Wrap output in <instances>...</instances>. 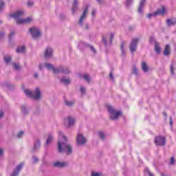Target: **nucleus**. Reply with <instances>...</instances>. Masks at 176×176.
Segmentation results:
<instances>
[{"label":"nucleus","instance_id":"obj_1","mask_svg":"<svg viewBox=\"0 0 176 176\" xmlns=\"http://www.w3.org/2000/svg\"><path fill=\"white\" fill-rule=\"evenodd\" d=\"M58 140V149L60 153H66L67 155L72 153V148L67 144V138L64 136L63 132L59 131Z\"/></svg>","mask_w":176,"mask_h":176},{"label":"nucleus","instance_id":"obj_2","mask_svg":"<svg viewBox=\"0 0 176 176\" xmlns=\"http://www.w3.org/2000/svg\"><path fill=\"white\" fill-rule=\"evenodd\" d=\"M23 14H24V11L19 10L12 14L11 17L16 20V24H30V23H32V21H34L32 16L21 18Z\"/></svg>","mask_w":176,"mask_h":176},{"label":"nucleus","instance_id":"obj_3","mask_svg":"<svg viewBox=\"0 0 176 176\" xmlns=\"http://www.w3.org/2000/svg\"><path fill=\"white\" fill-rule=\"evenodd\" d=\"M45 67H46L47 69H52L54 74L61 73V74H69L70 72L69 69L67 67H60L58 68H54V66H53V65L50 63H45V65L43 64L39 65L40 69L45 68Z\"/></svg>","mask_w":176,"mask_h":176},{"label":"nucleus","instance_id":"obj_4","mask_svg":"<svg viewBox=\"0 0 176 176\" xmlns=\"http://www.w3.org/2000/svg\"><path fill=\"white\" fill-rule=\"evenodd\" d=\"M88 11L89 8L86 7L82 15L80 16L78 21L79 25H80V27H82V28H84L85 30H89V28H90L89 24L86 23V17L87 16Z\"/></svg>","mask_w":176,"mask_h":176},{"label":"nucleus","instance_id":"obj_5","mask_svg":"<svg viewBox=\"0 0 176 176\" xmlns=\"http://www.w3.org/2000/svg\"><path fill=\"white\" fill-rule=\"evenodd\" d=\"M23 91L27 97H32L34 100H39L41 98V89L38 87L34 91L30 89H24Z\"/></svg>","mask_w":176,"mask_h":176},{"label":"nucleus","instance_id":"obj_6","mask_svg":"<svg viewBox=\"0 0 176 176\" xmlns=\"http://www.w3.org/2000/svg\"><path fill=\"white\" fill-rule=\"evenodd\" d=\"M107 109L110 113L111 120H118V118L122 116V111L116 110L112 106H107Z\"/></svg>","mask_w":176,"mask_h":176},{"label":"nucleus","instance_id":"obj_7","mask_svg":"<svg viewBox=\"0 0 176 176\" xmlns=\"http://www.w3.org/2000/svg\"><path fill=\"white\" fill-rule=\"evenodd\" d=\"M113 36V33H109L106 36L102 37V42L105 45V46H108V45H111Z\"/></svg>","mask_w":176,"mask_h":176},{"label":"nucleus","instance_id":"obj_8","mask_svg":"<svg viewBox=\"0 0 176 176\" xmlns=\"http://www.w3.org/2000/svg\"><path fill=\"white\" fill-rule=\"evenodd\" d=\"M165 14H166V8L164 7H162L161 8L157 9L155 12L148 14L147 15V17L148 19H151L152 16H153V17H156V16H159V15L163 16Z\"/></svg>","mask_w":176,"mask_h":176},{"label":"nucleus","instance_id":"obj_9","mask_svg":"<svg viewBox=\"0 0 176 176\" xmlns=\"http://www.w3.org/2000/svg\"><path fill=\"white\" fill-rule=\"evenodd\" d=\"M139 41V38H134L132 39L131 44L129 45V49L131 53H134V52L137 50V45H138Z\"/></svg>","mask_w":176,"mask_h":176},{"label":"nucleus","instance_id":"obj_10","mask_svg":"<svg viewBox=\"0 0 176 176\" xmlns=\"http://www.w3.org/2000/svg\"><path fill=\"white\" fill-rule=\"evenodd\" d=\"M30 32L32 34V38H34V39H36L41 36V30L38 28H30Z\"/></svg>","mask_w":176,"mask_h":176},{"label":"nucleus","instance_id":"obj_11","mask_svg":"<svg viewBox=\"0 0 176 176\" xmlns=\"http://www.w3.org/2000/svg\"><path fill=\"white\" fill-rule=\"evenodd\" d=\"M77 144L78 145H85L87 140L86 138L82 135V133H78L76 137Z\"/></svg>","mask_w":176,"mask_h":176},{"label":"nucleus","instance_id":"obj_12","mask_svg":"<svg viewBox=\"0 0 176 176\" xmlns=\"http://www.w3.org/2000/svg\"><path fill=\"white\" fill-rule=\"evenodd\" d=\"M74 124H75V118L69 116L65 118V125L66 127H72Z\"/></svg>","mask_w":176,"mask_h":176},{"label":"nucleus","instance_id":"obj_13","mask_svg":"<svg viewBox=\"0 0 176 176\" xmlns=\"http://www.w3.org/2000/svg\"><path fill=\"white\" fill-rule=\"evenodd\" d=\"M155 142L156 145H164L166 138L164 137L157 136L155 138Z\"/></svg>","mask_w":176,"mask_h":176},{"label":"nucleus","instance_id":"obj_14","mask_svg":"<svg viewBox=\"0 0 176 176\" xmlns=\"http://www.w3.org/2000/svg\"><path fill=\"white\" fill-rule=\"evenodd\" d=\"M23 166H24V164L23 163L19 164L15 168V170H14V172L11 174L10 176H18L19 175V173H20V171L21 170V168H23Z\"/></svg>","mask_w":176,"mask_h":176},{"label":"nucleus","instance_id":"obj_15","mask_svg":"<svg viewBox=\"0 0 176 176\" xmlns=\"http://www.w3.org/2000/svg\"><path fill=\"white\" fill-rule=\"evenodd\" d=\"M145 3H146V0H141L138 10V13H140V14H142V12H144V8L145 7Z\"/></svg>","mask_w":176,"mask_h":176},{"label":"nucleus","instance_id":"obj_16","mask_svg":"<svg viewBox=\"0 0 176 176\" xmlns=\"http://www.w3.org/2000/svg\"><path fill=\"white\" fill-rule=\"evenodd\" d=\"M53 54V50L50 47H47L45 51V58H50Z\"/></svg>","mask_w":176,"mask_h":176},{"label":"nucleus","instance_id":"obj_17","mask_svg":"<svg viewBox=\"0 0 176 176\" xmlns=\"http://www.w3.org/2000/svg\"><path fill=\"white\" fill-rule=\"evenodd\" d=\"M60 81L64 85H69L71 83V79L67 77H62Z\"/></svg>","mask_w":176,"mask_h":176},{"label":"nucleus","instance_id":"obj_18","mask_svg":"<svg viewBox=\"0 0 176 176\" xmlns=\"http://www.w3.org/2000/svg\"><path fill=\"white\" fill-rule=\"evenodd\" d=\"M166 24H167V25H168V27L175 25H176V19H168L166 21Z\"/></svg>","mask_w":176,"mask_h":176},{"label":"nucleus","instance_id":"obj_19","mask_svg":"<svg viewBox=\"0 0 176 176\" xmlns=\"http://www.w3.org/2000/svg\"><path fill=\"white\" fill-rule=\"evenodd\" d=\"M54 167H65L67 166V164L63 162H56L54 164Z\"/></svg>","mask_w":176,"mask_h":176},{"label":"nucleus","instance_id":"obj_20","mask_svg":"<svg viewBox=\"0 0 176 176\" xmlns=\"http://www.w3.org/2000/svg\"><path fill=\"white\" fill-rule=\"evenodd\" d=\"M78 10V0H74L73 7L72 8V12L73 14Z\"/></svg>","mask_w":176,"mask_h":176},{"label":"nucleus","instance_id":"obj_21","mask_svg":"<svg viewBox=\"0 0 176 176\" xmlns=\"http://www.w3.org/2000/svg\"><path fill=\"white\" fill-rule=\"evenodd\" d=\"M142 69L144 72H148L149 71V67H148V65L144 61L142 62Z\"/></svg>","mask_w":176,"mask_h":176},{"label":"nucleus","instance_id":"obj_22","mask_svg":"<svg viewBox=\"0 0 176 176\" xmlns=\"http://www.w3.org/2000/svg\"><path fill=\"white\" fill-rule=\"evenodd\" d=\"M41 148V142L39 140H37L35 142L34 145V151H38Z\"/></svg>","mask_w":176,"mask_h":176},{"label":"nucleus","instance_id":"obj_23","mask_svg":"<svg viewBox=\"0 0 176 176\" xmlns=\"http://www.w3.org/2000/svg\"><path fill=\"white\" fill-rule=\"evenodd\" d=\"M155 51L157 54H159L162 52V48H160L159 43H155Z\"/></svg>","mask_w":176,"mask_h":176},{"label":"nucleus","instance_id":"obj_24","mask_svg":"<svg viewBox=\"0 0 176 176\" xmlns=\"http://www.w3.org/2000/svg\"><path fill=\"white\" fill-rule=\"evenodd\" d=\"M164 54V56H168L170 54V45H166L165 46Z\"/></svg>","mask_w":176,"mask_h":176},{"label":"nucleus","instance_id":"obj_25","mask_svg":"<svg viewBox=\"0 0 176 176\" xmlns=\"http://www.w3.org/2000/svg\"><path fill=\"white\" fill-rule=\"evenodd\" d=\"M25 52V46L18 47L16 49V53H24Z\"/></svg>","mask_w":176,"mask_h":176},{"label":"nucleus","instance_id":"obj_26","mask_svg":"<svg viewBox=\"0 0 176 176\" xmlns=\"http://www.w3.org/2000/svg\"><path fill=\"white\" fill-rule=\"evenodd\" d=\"M4 61L6 64H10V62L12 61V57H10V56H5Z\"/></svg>","mask_w":176,"mask_h":176},{"label":"nucleus","instance_id":"obj_27","mask_svg":"<svg viewBox=\"0 0 176 176\" xmlns=\"http://www.w3.org/2000/svg\"><path fill=\"white\" fill-rule=\"evenodd\" d=\"M52 141H53V135H48V138L46 140V145H50V142H52Z\"/></svg>","mask_w":176,"mask_h":176},{"label":"nucleus","instance_id":"obj_28","mask_svg":"<svg viewBox=\"0 0 176 176\" xmlns=\"http://www.w3.org/2000/svg\"><path fill=\"white\" fill-rule=\"evenodd\" d=\"M65 105H67V107H72V105H74V104H75V101L74 100H65Z\"/></svg>","mask_w":176,"mask_h":176},{"label":"nucleus","instance_id":"obj_29","mask_svg":"<svg viewBox=\"0 0 176 176\" xmlns=\"http://www.w3.org/2000/svg\"><path fill=\"white\" fill-rule=\"evenodd\" d=\"M4 8H5V3L3 2V0H0V12H2Z\"/></svg>","mask_w":176,"mask_h":176},{"label":"nucleus","instance_id":"obj_30","mask_svg":"<svg viewBox=\"0 0 176 176\" xmlns=\"http://www.w3.org/2000/svg\"><path fill=\"white\" fill-rule=\"evenodd\" d=\"M121 52H122V54L123 56H126V52H124V43H121Z\"/></svg>","mask_w":176,"mask_h":176},{"label":"nucleus","instance_id":"obj_31","mask_svg":"<svg viewBox=\"0 0 176 176\" xmlns=\"http://www.w3.org/2000/svg\"><path fill=\"white\" fill-rule=\"evenodd\" d=\"M38 157H36V156H33L32 158V164H36V163H38Z\"/></svg>","mask_w":176,"mask_h":176},{"label":"nucleus","instance_id":"obj_32","mask_svg":"<svg viewBox=\"0 0 176 176\" xmlns=\"http://www.w3.org/2000/svg\"><path fill=\"white\" fill-rule=\"evenodd\" d=\"M14 35H16V31L11 30L10 34L8 36L9 39H12V38H13V36H14Z\"/></svg>","mask_w":176,"mask_h":176},{"label":"nucleus","instance_id":"obj_33","mask_svg":"<svg viewBox=\"0 0 176 176\" xmlns=\"http://www.w3.org/2000/svg\"><path fill=\"white\" fill-rule=\"evenodd\" d=\"M82 78H83V79H85V80H86L87 82H90V77H89L88 74H84L82 76Z\"/></svg>","mask_w":176,"mask_h":176},{"label":"nucleus","instance_id":"obj_34","mask_svg":"<svg viewBox=\"0 0 176 176\" xmlns=\"http://www.w3.org/2000/svg\"><path fill=\"white\" fill-rule=\"evenodd\" d=\"M22 112L23 115H27V113H28V110L25 106H22Z\"/></svg>","mask_w":176,"mask_h":176},{"label":"nucleus","instance_id":"obj_35","mask_svg":"<svg viewBox=\"0 0 176 176\" xmlns=\"http://www.w3.org/2000/svg\"><path fill=\"white\" fill-rule=\"evenodd\" d=\"M24 135V132H23L22 131H21L17 135L16 137L17 138H21V137H23Z\"/></svg>","mask_w":176,"mask_h":176},{"label":"nucleus","instance_id":"obj_36","mask_svg":"<svg viewBox=\"0 0 176 176\" xmlns=\"http://www.w3.org/2000/svg\"><path fill=\"white\" fill-rule=\"evenodd\" d=\"M12 65L14 67L15 69H20V65H19V63H12Z\"/></svg>","mask_w":176,"mask_h":176},{"label":"nucleus","instance_id":"obj_37","mask_svg":"<svg viewBox=\"0 0 176 176\" xmlns=\"http://www.w3.org/2000/svg\"><path fill=\"white\" fill-rule=\"evenodd\" d=\"M80 91L81 92V94H85V93H86V88L81 87Z\"/></svg>","mask_w":176,"mask_h":176},{"label":"nucleus","instance_id":"obj_38","mask_svg":"<svg viewBox=\"0 0 176 176\" xmlns=\"http://www.w3.org/2000/svg\"><path fill=\"white\" fill-rule=\"evenodd\" d=\"M126 6H130L133 3V0H126Z\"/></svg>","mask_w":176,"mask_h":176},{"label":"nucleus","instance_id":"obj_39","mask_svg":"<svg viewBox=\"0 0 176 176\" xmlns=\"http://www.w3.org/2000/svg\"><path fill=\"white\" fill-rule=\"evenodd\" d=\"M174 71H175V69L174 68V66L173 65H170V73L172 75H174Z\"/></svg>","mask_w":176,"mask_h":176},{"label":"nucleus","instance_id":"obj_40","mask_svg":"<svg viewBox=\"0 0 176 176\" xmlns=\"http://www.w3.org/2000/svg\"><path fill=\"white\" fill-rule=\"evenodd\" d=\"M174 163H175V159H174V157H171L169 164L173 165Z\"/></svg>","mask_w":176,"mask_h":176},{"label":"nucleus","instance_id":"obj_41","mask_svg":"<svg viewBox=\"0 0 176 176\" xmlns=\"http://www.w3.org/2000/svg\"><path fill=\"white\" fill-rule=\"evenodd\" d=\"M99 136L102 140H104V138L105 137V135L102 132H99Z\"/></svg>","mask_w":176,"mask_h":176},{"label":"nucleus","instance_id":"obj_42","mask_svg":"<svg viewBox=\"0 0 176 176\" xmlns=\"http://www.w3.org/2000/svg\"><path fill=\"white\" fill-rule=\"evenodd\" d=\"M145 172L147 173L149 176H153V175L152 173H151V171H149V169L146 168Z\"/></svg>","mask_w":176,"mask_h":176},{"label":"nucleus","instance_id":"obj_43","mask_svg":"<svg viewBox=\"0 0 176 176\" xmlns=\"http://www.w3.org/2000/svg\"><path fill=\"white\" fill-rule=\"evenodd\" d=\"M33 5H34V1L28 2V6H29V8H31V6H32Z\"/></svg>","mask_w":176,"mask_h":176},{"label":"nucleus","instance_id":"obj_44","mask_svg":"<svg viewBox=\"0 0 176 176\" xmlns=\"http://www.w3.org/2000/svg\"><path fill=\"white\" fill-rule=\"evenodd\" d=\"M90 49H91V52H93V53H96V49H94V47L93 46H90Z\"/></svg>","mask_w":176,"mask_h":176},{"label":"nucleus","instance_id":"obj_45","mask_svg":"<svg viewBox=\"0 0 176 176\" xmlns=\"http://www.w3.org/2000/svg\"><path fill=\"white\" fill-rule=\"evenodd\" d=\"M100 175L98 173H93L92 175H91V176H100Z\"/></svg>","mask_w":176,"mask_h":176},{"label":"nucleus","instance_id":"obj_46","mask_svg":"<svg viewBox=\"0 0 176 176\" xmlns=\"http://www.w3.org/2000/svg\"><path fill=\"white\" fill-rule=\"evenodd\" d=\"M1 118H3V111H0V119Z\"/></svg>","mask_w":176,"mask_h":176},{"label":"nucleus","instance_id":"obj_47","mask_svg":"<svg viewBox=\"0 0 176 176\" xmlns=\"http://www.w3.org/2000/svg\"><path fill=\"white\" fill-rule=\"evenodd\" d=\"M170 125L173 126V118L170 117Z\"/></svg>","mask_w":176,"mask_h":176},{"label":"nucleus","instance_id":"obj_48","mask_svg":"<svg viewBox=\"0 0 176 176\" xmlns=\"http://www.w3.org/2000/svg\"><path fill=\"white\" fill-rule=\"evenodd\" d=\"M82 45L83 46H86V43H80L79 46H82Z\"/></svg>","mask_w":176,"mask_h":176},{"label":"nucleus","instance_id":"obj_49","mask_svg":"<svg viewBox=\"0 0 176 176\" xmlns=\"http://www.w3.org/2000/svg\"><path fill=\"white\" fill-rule=\"evenodd\" d=\"M2 153H3V150H2V148H0V156H2Z\"/></svg>","mask_w":176,"mask_h":176},{"label":"nucleus","instance_id":"obj_50","mask_svg":"<svg viewBox=\"0 0 176 176\" xmlns=\"http://www.w3.org/2000/svg\"><path fill=\"white\" fill-rule=\"evenodd\" d=\"M109 76L111 79H113V74L112 73H110Z\"/></svg>","mask_w":176,"mask_h":176},{"label":"nucleus","instance_id":"obj_51","mask_svg":"<svg viewBox=\"0 0 176 176\" xmlns=\"http://www.w3.org/2000/svg\"><path fill=\"white\" fill-rule=\"evenodd\" d=\"M92 16H96V10L92 11Z\"/></svg>","mask_w":176,"mask_h":176},{"label":"nucleus","instance_id":"obj_52","mask_svg":"<svg viewBox=\"0 0 176 176\" xmlns=\"http://www.w3.org/2000/svg\"><path fill=\"white\" fill-rule=\"evenodd\" d=\"M133 70H134L135 74H137V72H138L137 68H136V67H134V68H133Z\"/></svg>","mask_w":176,"mask_h":176},{"label":"nucleus","instance_id":"obj_53","mask_svg":"<svg viewBox=\"0 0 176 176\" xmlns=\"http://www.w3.org/2000/svg\"><path fill=\"white\" fill-rule=\"evenodd\" d=\"M3 36V32L0 33V39H1V38H2Z\"/></svg>","mask_w":176,"mask_h":176},{"label":"nucleus","instance_id":"obj_54","mask_svg":"<svg viewBox=\"0 0 176 176\" xmlns=\"http://www.w3.org/2000/svg\"><path fill=\"white\" fill-rule=\"evenodd\" d=\"M97 2H98V3H101V2H102V0H96Z\"/></svg>","mask_w":176,"mask_h":176},{"label":"nucleus","instance_id":"obj_55","mask_svg":"<svg viewBox=\"0 0 176 176\" xmlns=\"http://www.w3.org/2000/svg\"><path fill=\"white\" fill-rule=\"evenodd\" d=\"M35 78H38V74H34Z\"/></svg>","mask_w":176,"mask_h":176},{"label":"nucleus","instance_id":"obj_56","mask_svg":"<svg viewBox=\"0 0 176 176\" xmlns=\"http://www.w3.org/2000/svg\"><path fill=\"white\" fill-rule=\"evenodd\" d=\"M150 41H151V42H152V41H153V38L151 37Z\"/></svg>","mask_w":176,"mask_h":176},{"label":"nucleus","instance_id":"obj_57","mask_svg":"<svg viewBox=\"0 0 176 176\" xmlns=\"http://www.w3.org/2000/svg\"><path fill=\"white\" fill-rule=\"evenodd\" d=\"M164 115L165 116H167V114H166V113H164Z\"/></svg>","mask_w":176,"mask_h":176},{"label":"nucleus","instance_id":"obj_58","mask_svg":"<svg viewBox=\"0 0 176 176\" xmlns=\"http://www.w3.org/2000/svg\"><path fill=\"white\" fill-rule=\"evenodd\" d=\"M2 23V20H0V24Z\"/></svg>","mask_w":176,"mask_h":176}]
</instances>
